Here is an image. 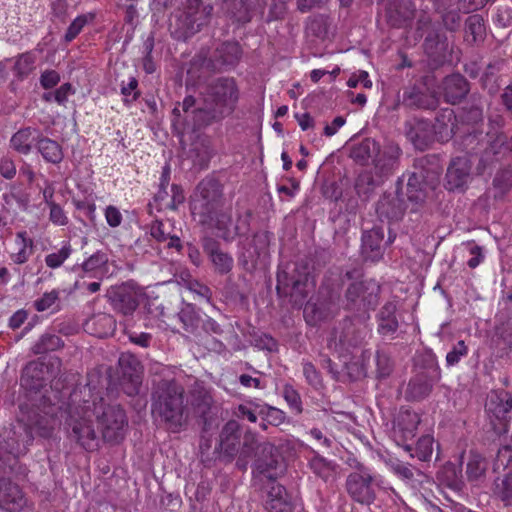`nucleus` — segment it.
<instances>
[{
  "label": "nucleus",
  "mask_w": 512,
  "mask_h": 512,
  "mask_svg": "<svg viewBox=\"0 0 512 512\" xmlns=\"http://www.w3.org/2000/svg\"><path fill=\"white\" fill-rule=\"evenodd\" d=\"M17 238L21 239V249L12 254L11 258L16 264L25 263L33 253V240L26 237V232L17 233Z\"/></svg>",
  "instance_id": "680f3d73"
},
{
  "label": "nucleus",
  "mask_w": 512,
  "mask_h": 512,
  "mask_svg": "<svg viewBox=\"0 0 512 512\" xmlns=\"http://www.w3.org/2000/svg\"><path fill=\"white\" fill-rule=\"evenodd\" d=\"M91 414L95 417L103 439L106 442H119L124 438L128 426L125 410L120 404L109 403L103 397H92Z\"/></svg>",
  "instance_id": "6e6552de"
},
{
  "label": "nucleus",
  "mask_w": 512,
  "mask_h": 512,
  "mask_svg": "<svg viewBox=\"0 0 512 512\" xmlns=\"http://www.w3.org/2000/svg\"><path fill=\"white\" fill-rule=\"evenodd\" d=\"M330 25V18L325 14L310 16L305 22L306 36L324 40L328 36Z\"/></svg>",
  "instance_id": "37998d69"
},
{
  "label": "nucleus",
  "mask_w": 512,
  "mask_h": 512,
  "mask_svg": "<svg viewBox=\"0 0 512 512\" xmlns=\"http://www.w3.org/2000/svg\"><path fill=\"white\" fill-rule=\"evenodd\" d=\"M379 148L380 144L376 140L365 138L351 145L349 156L357 164L366 166L369 163H373L377 153H379Z\"/></svg>",
  "instance_id": "4c0bfd02"
},
{
  "label": "nucleus",
  "mask_w": 512,
  "mask_h": 512,
  "mask_svg": "<svg viewBox=\"0 0 512 512\" xmlns=\"http://www.w3.org/2000/svg\"><path fill=\"white\" fill-rule=\"evenodd\" d=\"M199 222L216 228L219 231V236L225 241H231L237 235L244 234L248 227L247 220H244L242 225L236 224L233 226L231 209L223 210V208L216 209V212L209 219L201 217Z\"/></svg>",
  "instance_id": "f3484780"
},
{
  "label": "nucleus",
  "mask_w": 512,
  "mask_h": 512,
  "mask_svg": "<svg viewBox=\"0 0 512 512\" xmlns=\"http://www.w3.org/2000/svg\"><path fill=\"white\" fill-rule=\"evenodd\" d=\"M434 439L430 435H424L416 443L415 454L412 457H417L421 461H429L433 454Z\"/></svg>",
  "instance_id": "69168bd1"
},
{
  "label": "nucleus",
  "mask_w": 512,
  "mask_h": 512,
  "mask_svg": "<svg viewBox=\"0 0 512 512\" xmlns=\"http://www.w3.org/2000/svg\"><path fill=\"white\" fill-rule=\"evenodd\" d=\"M367 352H363L362 360L354 359L346 362L340 371L342 380L340 382H353L364 378L367 375V369L364 364L365 356Z\"/></svg>",
  "instance_id": "3c124183"
},
{
  "label": "nucleus",
  "mask_w": 512,
  "mask_h": 512,
  "mask_svg": "<svg viewBox=\"0 0 512 512\" xmlns=\"http://www.w3.org/2000/svg\"><path fill=\"white\" fill-rule=\"evenodd\" d=\"M284 472V466L275 445L264 441L252 464L253 483L260 489L276 484V480Z\"/></svg>",
  "instance_id": "9d476101"
},
{
  "label": "nucleus",
  "mask_w": 512,
  "mask_h": 512,
  "mask_svg": "<svg viewBox=\"0 0 512 512\" xmlns=\"http://www.w3.org/2000/svg\"><path fill=\"white\" fill-rule=\"evenodd\" d=\"M222 10L234 22L247 23L251 20L250 11L247 5V0H221Z\"/></svg>",
  "instance_id": "a18cd8bd"
},
{
  "label": "nucleus",
  "mask_w": 512,
  "mask_h": 512,
  "mask_svg": "<svg viewBox=\"0 0 512 512\" xmlns=\"http://www.w3.org/2000/svg\"><path fill=\"white\" fill-rule=\"evenodd\" d=\"M383 182L384 181L380 178H375L372 172L363 171L356 178L354 188L360 198L363 200H368L374 192L375 188Z\"/></svg>",
  "instance_id": "de8ad7c7"
},
{
  "label": "nucleus",
  "mask_w": 512,
  "mask_h": 512,
  "mask_svg": "<svg viewBox=\"0 0 512 512\" xmlns=\"http://www.w3.org/2000/svg\"><path fill=\"white\" fill-rule=\"evenodd\" d=\"M240 98L234 78L219 77L206 83L197 97L187 95L172 111V126L183 135L186 131H199L221 123L231 116Z\"/></svg>",
  "instance_id": "f257e3e1"
},
{
  "label": "nucleus",
  "mask_w": 512,
  "mask_h": 512,
  "mask_svg": "<svg viewBox=\"0 0 512 512\" xmlns=\"http://www.w3.org/2000/svg\"><path fill=\"white\" fill-rule=\"evenodd\" d=\"M425 162H427L426 158H421L417 161V171L412 173L407 183L408 200L416 205H422L426 199V194L421 184L427 183L433 185L438 181L439 177L438 168L425 169Z\"/></svg>",
  "instance_id": "4468645a"
},
{
  "label": "nucleus",
  "mask_w": 512,
  "mask_h": 512,
  "mask_svg": "<svg viewBox=\"0 0 512 512\" xmlns=\"http://www.w3.org/2000/svg\"><path fill=\"white\" fill-rule=\"evenodd\" d=\"M314 287L310 266L304 261L288 264L277 273V293L289 296L296 305H302Z\"/></svg>",
  "instance_id": "0eeeda50"
},
{
  "label": "nucleus",
  "mask_w": 512,
  "mask_h": 512,
  "mask_svg": "<svg viewBox=\"0 0 512 512\" xmlns=\"http://www.w3.org/2000/svg\"><path fill=\"white\" fill-rule=\"evenodd\" d=\"M465 33L467 37L471 36L470 43H477L484 40L486 36V27L484 19L479 14H472L465 20Z\"/></svg>",
  "instance_id": "5fc2aeb1"
},
{
  "label": "nucleus",
  "mask_w": 512,
  "mask_h": 512,
  "mask_svg": "<svg viewBox=\"0 0 512 512\" xmlns=\"http://www.w3.org/2000/svg\"><path fill=\"white\" fill-rule=\"evenodd\" d=\"M485 409L498 420H506L512 409V394L507 391H492L487 398Z\"/></svg>",
  "instance_id": "f704fd0d"
},
{
  "label": "nucleus",
  "mask_w": 512,
  "mask_h": 512,
  "mask_svg": "<svg viewBox=\"0 0 512 512\" xmlns=\"http://www.w3.org/2000/svg\"><path fill=\"white\" fill-rule=\"evenodd\" d=\"M512 188V170H499L492 182L493 198L503 200Z\"/></svg>",
  "instance_id": "864d4df0"
},
{
  "label": "nucleus",
  "mask_w": 512,
  "mask_h": 512,
  "mask_svg": "<svg viewBox=\"0 0 512 512\" xmlns=\"http://www.w3.org/2000/svg\"><path fill=\"white\" fill-rule=\"evenodd\" d=\"M420 423L419 415L410 410H401L396 418L393 433L396 443L402 446L406 451L412 450V440Z\"/></svg>",
  "instance_id": "aec40b11"
},
{
  "label": "nucleus",
  "mask_w": 512,
  "mask_h": 512,
  "mask_svg": "<svg viewBox=\"0 0 512 512\" xmlns=\"http://www.w3.org/2000/svg\"><path fill=\"white\" fill-rule=\"evenodd\" d=\"M60 363L58 357L28 362L21 371L20 386L29 392H40L59 375Z\"/></svg>",
  "instance_id": "9b49d317"
},
{
  "label": "nucleus",
  "mask_w": 512,
  "mask_h": 512,
  "mask_svg": "<svg viewBox=\"0 0 512 512\" xmlns=\"http://www.w3.org/2000/svg\"><path fill=\"white\" fill-rule=\"evenodd\" d=\"M265 508L268 512H292L293 506L284 486L280 484L269 485Z\"/></svg>",
  "instance_id": "58836bf2"
},
{
  "label": "nucleus",
  "mask_w": 512,
  "mask_h": 512,
  "mask_svg": "<svg viewBox=\"0 0 512 512\" xmlns=\"http://www.w3.org/2000/svg\"><path fill=\"white\" fill-rule=\"evenodd\" d=\"M438 481L448 488L459 491L463 487L461 469L453 463H446L437 472Z\"/></svg>",
  "instance_id": "c03bdc74"
},
{
  "label": "nucleus",
  "mask_w": 512,
  "mask_h": 512,
  "mask_svg": "<svg viewBox=\"0 0 512 512\" xmlns=\"http://www.w3.org/2000/svg\"><path fill=\"white\" fill-rule=\"evenodd\" d=\"M151 412L166 431L179 433L185 430L191 409L184 387L174 379L160 380L151 393Z\"/></svg>",
  "instance_id": "f03ea898"
},
{
  "label": "nucleus",
  "mask_w": 512,
  "mask_h": 512,
  "mask_svg": "<svg viewBox=\"0 0 512 512\" xmlns=\"http://www.w3.org/2000/svg\"><path fill=\"white\" fill-rule=\"evenodd\" d=\"M312 471L325 482H334L337 474V465L325 458L315 455L310 461Z\"/></svg>",
  "instance_id": "8fccbe9b"
},
{
  "label": "nucleus",
  "mask_w": 512,
  "mask_h": 512,
  "mask_svg": "<svg viewBox=\"0 0 512 512\" xmlns=\"http://www.w3.org/2000/svg\"><path fill=\"white\" fill-rule=\"evenodd\" d=\"M59 411H61V407L42 396L39 404L32 405L21 419H24V423L31 427L32 432L35 429L40 437L50 438L58 424Z\"/></svg>",
  "instance_id": "ddd939ff"
},
{
  "label": "nucleus",
  "mask_w": 512,
  "mask_h": 512,
  "mask_svg": "<svg viewBox=\"0 0 512 512\" xmlns=\"http://www.w3.org/2000/svg\"><path fill=\"white\" fill-rule=\"evenodd\" d=\"M18 459L11 452L10 447L0 438V474H6L14 470Z\"/></svg>",
  "instance_id": "0e129e2a"
},
{
  "label": "nucleus",
  "mask_w": 512,
  "mask_h": 512,
  "mask_svg": "<svg viewBox=\"0 0 512 512\" xmlns=\"http://www.w3.org/2000/svg\"><path fill=\"white\" fill-rule=\"evenodd\" d=\"M367 331L365 327H356L352 324L345 327L344 331L340 335L339 343L342 346L356 347L360 345L365 339Z\"/></svg>",
  "instance_id": "bf43d9fd"
},
{
  "label": "nucleus",
  "mask_w": 512,
  "mask_h": 512,
  "mask_svg": "<svg viewBox=\"0 0 512 512\" xmlns=\"http://www.w3.org/2000/svg\"><path fill=\"white\" fill-rule=\"evenodd\" d=\"M37 149L42 157L52 164L60 163L64 157L61 146L56 141L49 138H39Z\"/></svg>",
  "instance_id": "603ef678"
},
{
  "label": "nucleus",
  "mask_w": 512,
  "mask_h": 512,
  "mask_svg": "<svg viewBox=\"0 0 512 512\" xmlns=\"http://www.w3.org/2000/svg\"><path fill=\"white\" fill-rule=\"evenodd\" d=\"M437 382L436 380H431L430 378L415 373L407 384L405 399L408 401L423 400L430 395L434 384Z\"/></svg>",
  "instance_id": "ea45409f"
},
{
  "label": "nucleus",
  "mask_w": 512,
  "mask_h": 512,
  "mask_svg": "<svg viewBox=\"0 0 512 512\" xmlns=\"http://www.w3.org/2000/svg\"><path fill=\"white\" fill-rule=\"evenodd\" d=\"M470 91V83L459 73L447 75L441 82L440 92L446 103L456 105L461 103Z\"/></svg>",
  "instance_id": "b1692460"
},
{
  "label": "nucleus",
  "mask_w": 512,
  "mask_h": 512,
  "mask_svg": "<svg viewBox=\"0 0 512 512\" xmlns=\"http://www.w3.org/2000/svg\"><path fill=\"white\" fill-rule=\"evenodd\" d=\"M401 104L412 110H435L439 105V97L435 90L412 85L403 90Z\"/></svg>",
  "instance_id": "6ab92c4d"
},
{
  "label": "nucleus",
  "mask_w": 512,
  "mask_h": 512,
  "mask_svg": "<svg viewBox=\"0 0 512 512\" xmlns=\"http://www.w3.org/2000/svg\"><path fill=\"white\" fill-rule=\"evenodd\" d=\"M93 326V333L99 338H105L116 330V320L110 314L100 313L93 316L87 327Z\"/></svg>",
  "instance_id": "09e8293b"
},
{
  "label": "nucleus",
  "mask_w": 512,
  "mask_h": 512,
  "mask_svg": "<svg viewBox=\"0 0 512 512\" xmlns=\"http://www.w3.org/2000/svg\"><path fill=\"white\" fill-rule=\"evenodd\" d=\"M202 247L218 274H228L232 270L234 260L230 254L220 248L217 240L212 237H205L202 240Z\"/></svg>",
  "instance_id": "7c9ffc66"
},
{
  "label": "nucleus",
  "mask_w": 512,
  "mask_h": 512,
  "mask_svg": "<svg viewBox=\"0 0 512 512\" xmlns=\"http://www.w3.org/2000/svg\"><path fill=\"white\" fill-rule=\"evenodd\" d=\"M401 148L395 143H388L379 148V153L373 161L374 174L381 180L388 179L394 174L400 163Z\"/></svg>",
  "instance_id": "4be33fe9"
},
{
  "label": "nucleus",
  "mask_w": 512,
  "mask_h": 512,
  "mask_svg": "<svg viewBox=\"0 0 512 512\" xmlns=\"http://www.w3.org/2000/svg\"><path fill=\"white\" fill-rule=\"evenodd\" d=\"M224 197L221 183L214 177H206L197 185V193L192 203V214L206 219L223 208Z\"/></svg>",
  "instance_id": "f8f14e48"
},
{
  "label": "nucleus",
  "mask_w": 512,
  "mask_h": 512,
  "mask_svg": "<svg viewBox=\"0 0 512 512\" xmlns=\"http://www.w3.org/2000/svg\"><path fill=\"white\" fill-rule=\"evenodd\" d=\"M343 277L341 273L329 272L319 287L315 301H309L304 307V317L309 325L316 326L322 321L334 318L340 308Z\"/></svg>",
  "instance_id": "20e7f679"
},
{
  "label": "nucleus",
  "mask_w": 512,
  "mask_h": 512,
  "mask_svg": "<svg viewBox=\"0 0 512 512\" xmlns=\"http://www.w3.org/2000/svg\"><path fill=\"white\" fill-rule=\"evenodd\" d=\"M240 445V424L229 420L220 431L215 450L231 460L240 451Z\"/></svg>",
  "instance_id": "cd10ccee"
},
{
  "label": "nucleus",
  "mask_w": 512,
  "mask_h": 512,
  "mask_svg": "<svg viewBox=\"0 0 512 512\" xmlns=\"http://www.w3.org/2000/svg\"><path fill=\"white\" fill-rule=\"evenodd\" d=\"M27 498L21 487L11 478L0 476V509L6 512H21Z\"/></svg>",
  "instance_id": "412c9836"
},
{
  "label": "nucleus",
  "mask_w": 512,
  "mask_h": 512,
  "mask_svg": "<svg viewBox=\"0 0 512 512\" xmlns=\"http://www.w3.org/2000/svg\"><path fill=\"white\" fill-rule=\"evenodd\" d=\"M405 134L418 150L424 151L436 140L428 120L414 118L405 123Z\"/></svg>",
  "instance_id": "393cba45"
},
{
  "label": "nucleus",
  "mask_w": 512,
  "mask_h": 512,
  "mask_svg": "<svg viewBox=\"0 0 512 512\" xmlns=\"http://www.w3.org/2000/svg\"><path fill=\"white\" fill-rule=\"evenodd\" d=\"M63 345L64 343L59 336L45 333L31 347V352L34 355L45 354L48 352L56 351Z\"/></svg>",
  "instance_id": "6e6d98bb"
},
{
  "label": "nucleus",
  "mask_w": 512,
  "mask_h": 512,
  "mask_svg": "<svg viewBox=\"0 0 512 512\" xmlns=\"http://www.w3.org/2000/svg\"><path fill=\"white\" fill-rule=\"evenodd\" d=\"M404 211V201L397 193H384L376 204V213L380 219L398 221Z\"/></svg>",
  "instance_id": "473e14b6"
},
{
  "label": "nucleus",
  "mask_w": 512,
  "mask_h": 512,
  "mask_svg": "<svg viewBox=\"0 0 512 512\" xmlns=\"http://www.w3.org/2000/svg\"><path fill=\"white\" fill-rule=\"evenodd\" d=\"M40 131L35 128L26 127L18 130L11 138V147L20 154L27 155L30 153L33 143L38 142Z\"/></svg>",
  "instance_id": "a19ab883"
},
{
  "label": "nucleus",
  "mask_w": 512,
  "mask_h": 512,
  "mask_svg": "<svg viewBox=\"0 0 512 512\" xmlns=\"http://www.w3.org/2000/svg\"><path fill=\"white\" fill-rule=\"evenodd\" d=\"M213 6L203 0H186L182 8L171 14L169 32L177 41H187L206 27L211 20Z\"/></svg>",
  "instance_id": "39448f33"
},
{
  "label": "nucleus",
  "mask_w": 512,
  "mask_h": 512,
  "mask_svg": "<svg viewBox=\"0 0 512 512\" xmlns=\"http://www.w3.org/2000/svg\"><path fill=\"white\" fill-rule=\"evenodd\" d=\"M384 12L386 23L400 29L412 25L417 9L412 0H386Z\"/></svg>",
  "instance_id": "2eb2a0df"
},
{
  "label": "nucleus",
  "mask_w": 512,
  "mask_h": 512,
  "mask_svg": "<svg viewBox=\"0 0 512 512\" xmlns=\"http://www.w3.org/2000/svg\"><path fill=\"white\" fill-rule=\"evenodd\" d=\"M213 399L211 394L203 387L193 389L191 393V406L194 414L203 422V429L208 430L212 418Z\"/></svg>",
  "instance_id": "72a5a7b5"
},
{
  "label": "nucleus",
  "mask_w": 512,
  "mask_h": 512,
  "mask_svg": "<svg viewBox=\"0 0 512 512\" xmlns=\"http://www.w3.org/2000/svg\"><path fill=\"white\" fill-rule=\"evenodd\" d=\"M177 316L186 332L200 335V323L203 315H201L193 305L186 304L183 306Z\"/></svg>",
  "instance_id": "49530a36"
},
{
  "label": "nucleus",
  "mask_w": 512,
  "mask_h": 512,
  "mask_svg": "<svg viewBox=\"0 0 512 512\" xmlns=\"http://www.w3.org/2000/svg\"><path fill=\"white\" fill-rule=\"evenodd\" d=\"M350 466L352 471L348 474L345 482L348 495L353 501L360 504H372L381 487V477L359 461L354 460V464H350Z\"/></svg>",
  "instance_id": "1a4fd4ad"
},
{
  "label": "nucleus",
  "mask_w": 512,
  "mask_h": 512,
  "mask_svg": "<svg viewBox=\"0 0 512 512\" xmlns=\"http://www.w3.org/2000/svg\"><path fill=\"white\" fill-rule=\"evenodd\" d=\"M391 471L412 489H418L426 478V475L409 463L398 459L389 462Z\"/></svg>",
  "instance_id": "c9c22d12"
},
{
  "label": "nucleus",
  "mask_w": 512,
  "mask_h": 512,
  "mask_svg": "<svg viewBox=\"0 0 512 512\" xmlns=\"http://www.w3.org/2000/svg\"><path fill=\"white\" fill-rule=\"evenodd\" d=\"M414 369L416 374L423 375L431 380L441 379V370L435 354L431 350H423L414 356Z\"/></svg>",
  "instance_id": "e433bc0d"
},
{
  "label": "nucleus",
  "mask_w": 512,
  "mask_h": 512,
  "mask_svg": "<svg viewBox=\"0 0 512 512\" xmlns=\"http://www.w3.org/2000/svg\"><path fill=\"white\" fill-rule=\"evenodd\" d=\"M242 51L237 42L220 43L206 62L207 68L220 71L234 67L240 60Z\"/></svg>",
  "instance_id": "5701e85b"
},
{
  "label": "nucleus",
  "mask_w": 512,
  "mask_h": 512,
  "mask_svg": "<svg viewBox=\"0 0 512 512\" xmlns=\"http://www.w3.org/2000/svg\"><path fill=\"white\" fill-rule=\"evenodd\" d=\"M487 469L486 459L475 451H470L466 466V475L470 481H477Z\"/></svg>",
  "instance_id": "4d7b16f0"
},
{
  "label": "nucleus",
  "mask_w": 512,
  "mask_h": 512,
  "mask_svg": "<svg viewBox=\"0 0 512 512\" xmlns=\"http://www.w3.org/2000/svg\"><path fill=\"white\" fill-rule=\"evenodd\" d=\"M0 438L10 447L11 452L18 459L28 452L34 441V434L31 427L24 423V419H19L11 428L1 432Z\"/></svg>",
  "instance_id": "dca6fc26"
},
{
  "label": "nucleus",
  "mask_w": 512,
  "mask_h": 512,
  "mask_svg": "<svg viewBox=\"0 0 512 512\" xmlns=\"http://www.w3.org/2000/svg\"><path fill=\"white\" fill-rule=\"evenodd\" d=\"M496 494L505 506H512V473L508 472L500 482H496Z\"/></svg>",
  "instance_id": "338daca9"
},
{
  "label": "nucleus",
  "mask_w": 512,
  "mask_h": 512,
  "mask_svg": "<svg viewBox=\"0 0 512 512\" xmlns=\"http://www.w3.org/2000/svg\"><path fill=\"white\" fill-rule=\"evenodd\" d=\"M492 343L497 347L503 355L512 348V326L509 324H501L495 328Z\"/></svg>",
  "instance_id": "13d9d810"
},
{
  "label": "nucleus",
  "mask_w": 512,
  "mask_h": 512,
  "mask_svg": "<svg viewBox=\"0 0 512 512\" xmlns=\"http://www.w3.org/2000/svg\"><path fill=\"white\" fill-rule=\"evenodd\" d=\"M118 364L124 381L125 393L129 396L137 394L142 384L143 365L138 358L130 352L122 353L119 357Z\"/></svg>",
  "instance_id": "a211bd4d"
},
{
  "label": "nucleus",
  "mask_w": 512,
  "mask_h": 512,
  "mask_svg": "<svg viewBox=\"0 0 512 512\" xmlns=\"http://www.w3.org/2000/svg\"><path fill=\"white\" fill-rule=\"evenodd\" d=\"M376 377L378 379H385L391 375L394 369V363L391 357L383 352L377 351L376 356Z\"/></svg>",
  "instance_id": "e2e57ef3"
},
{
  "label": "nucleus",
  "mask_w": 512,
  "mask_h": 512,
  "mask_svg": "<svg viewBox=\"0 0 512 512\" xmlns=\"http://www.w3.org/2000/svg\"><path fill=\"white\" fill-rule=\"evenodd\" d=\"M36 55L34 52H26L18 56L14 71L19 79H24L35 69Z\"/></svg>",
  "instance_id": "052dcab7"
},
{
  "label": "nucleus",
  "mask_w": 512,
  "mask_h": 512,
  "mask_svg": "<svg viewBox=\"0 0 512 512\" xmlns=\"http://www.w3.org/2000/svg\"><path fill=\"white\" fill-rule=\"evenodd\" d=\"M423 48L425 54L435 66L442 65L447 59L448 41L444 33L432 29L426 35Z\"/></svg>",
  "instance_id": "c756f323"
},
{
  "label": "nucleus",
  "mask_w": 512,
  "mask_h": 512,
  "mask_svg": "<svg viewBox=\"0 0 512 512\" xmlns=\"http://www.w3.org/2000/svg\"><path fill=\"white\" fill-rule=\"evenodd\" d=\"M356 270H347L343 277L351 280L341 297L342 309L355 314L364 315L374 310L379 304L381 286L374 279L355 280Z\"/></svg>",
  "instance_id": "423d86ee"
},
{
  "label": "nucleus",
  "mask_w": 512,
  "mask_h": 512,
  "mask_svg": "<svg viewBox=\"0 0 512 512\" xmlns=\"http://www.w3.org/2000/svg\"><path fill=\"white\" fill-rule=\"evenodd\" d=\"M263 445V442H259L256 433L252 432L251 430H247L243 436V442L241 447V453L242 455L249 457V456H256L257 452L260 451V447Z\"/></svg>",
  "instance_id": "774afa93"
},
{
  "label": "nucleus",
  "mask_w": 512,
  "mask_h": 512,
  "mask_svg": "<svg viewBox=\"0 0 512 512\" xmlns=\"http://www.w3.org/2000/svg\"><path fill=\"white\" fill-rule=\"evenodd\" d=\"M396 304L387 302L381 308L378 314V332L384 336L393 334L398 329V320L396 318Z\"/></svg>",
  "instance_id": "79ce46f5"
},
{
  "label": "nucleus",
  "mask_w": 512,
  "mask_h": 512,
  "mask_svg": "<svg viewBox=\"0 0 512 512\" xmlns=\"http://www.w3.org/2000/svg\"><path fill=\"white\" fill-rule=\"evenodd\" d=\"M65 419L64 425L69 439L78 443L86 450L98 446L99 439L92 424L90 400L81 397L77 392L70 396L65 410L61 411Z\"/></svg>",
  "instance_id": "7ed1b4c3"
},
{
  "label": "nucleus",
  "mask_w": 512,
  "mask_h": 512,
  "mask_svg": "<svg viewBox=\"0 0 512 512\" xmlns=\"http://www.w3.org/2000/svg\"><path fill=\"white\" fill-rule=\"evenodd\" d=\"M108 298L114 310L125 316L131 315L139 306L138 294L129 284L113 287Z\"/></svg>",
  "instance_id": "a878e982"
},
{
  "label": "nucleus",
  "mask_w": 512,
  "mask_h": 512,
  "mask_svg": "<svg viewBox=\"0 0 512 512\" xmlns=\"http://www.w3.org/2000/svg\"><path fill=\"white\" fill-rule=\"evenodd\" d=\"M384 230L382 227H373L362 234L361 252L366 261H379L384 254Z\"/></svg>",
  "instance_id": "c85d7f7f"
},
{
  "label": "nucleus",
  "mask_w": 512,
  "mask_h": 512,
  "mask_svg": "<svg viewBox=\"0 0 512 512\" xmlns=\"http://www.w3.org/2000/svg\"><path fill=\"white\" fill-rule=\"evenodd\" d=\"M471 165L465 157H456L450 162L446 176L445 187L449 191L463 192L470 179Z\"/></svg>",
  "instance_id": "bb28decb"
},
{
  "label": "nucleus",
  "mask_w": 512,
  "mask_h": 512,
  "mask_svg": "<svg viewBox=\"0 0 512 512\" xmlns=\"http://www.w3.org/2000/svg\"><path fill=\"white\" fill-rule=\"evenodd\" d=\"M435 138L438 142H448L458 128L456 114L451 108L441 109L435 118V123L431 125Z\"/></svg>",
  "instance_id": "2f4dec72"
}]
</instances>
